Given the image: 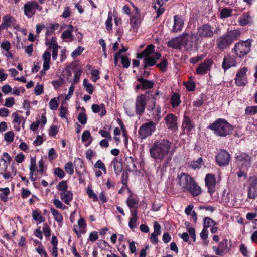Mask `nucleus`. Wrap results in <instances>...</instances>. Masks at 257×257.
<instances>
[{"label": "nucleus", "instance_id": "1", "mask_svg": "<svg viewBox=\"0 0 257 257\" xmlns=\"http://www.w3.org/2000/svg\"><path fill=\"white\" fill-rule=\"evenodd\" d=\"M176 146L168 139H159L150 147L151 157L156 160L163 161L168 156L172 157L175 152Z\"/></svg>", "mask_w": 257, "mask_h": 257}, {"label": "nucleus", "instance_id": "2", "mask_svg": "<svg viewBox=\"0 0 257 257\" xmlns=\"http://www.w3.org/2000/svg\"><path fill=\"white\" fill-rule=\"evenodd\" d=\"M179 183L184 190L188 191L193 196L201 193V189L188 174L182 173L179 177Z\"/></svg>", "mask_w": 257, "mask_h": 257}, {"label": "nucleus", "instance_id": "3", "mask_svg": "<svg viewBox=\"0 0 257 257\" xmlns=\"http://www.w3.org/2000/svg\"><path fill=\"white\" fill-rule=\"evenodd\" d=\"M155 46L153 44H150L142 53L138 54L137 57L138 58H144V69H146L148 66H152L154 65L157 60L161 57V54L159 53L155 52Z\"/></svg>", "mask_w": 257, "mask_h": 257}, {"label": "nucleus", "instance_id": "4", "mask_svg": "<svg viewBox=\"0 0 257 257\" xmlns=\"http://www.w3.org/2000/svg\"><path fill=\"white\" fill-rule=\"evenodd\" d=\"M195 34L190 35L188 33H184L182 36L175 38L168 42V45L173 48H180L182 46H191L193 44L192 40H197Z\"/></svg>", "mask_w": 257, "mask_h": 257}, {"label": "nucleus", "instance_id": "5", "mask_svg": "<svg viewBox=\"0 0 257 257\" xmlns=\"http://www.w3.org/2000/svg\"><path fill=\"white\" fill-rule=\"evenodd\" d=\"M209 127L219 136L224 137L229 135L232 131V126L224 119H219Z\"/></svg>", "mask_w": 257, "mask_h": 257}, {"label": "nucleus", "instance_id": "6", "mask_svg": "<svg viewBox=\"0 0 257 257\" xmlns=\"http://www.w3.org/2000/svg\"><path fill=\"white\" fill-rule=\"evenodd\" d=\"M24 14L28 19L32 18L36 14V11H42V7L39 4L37 1H29L27 2L23 7Z\"/></svg>", "mask_w": 257, "mask_h": 257}, {"label": "nucleus", "instance_id": "7", "mask_svg": "<svg viewBox=\"0 0 257 257\" xmlns=\"http://www.w3.org/2000/svg\"><path fill=\"white\" fill-rule=\"evenodd\" d=\"M252 40L247 39L240 41L234 46V51L239 57H242L248 53L250 51Z\"/></svg>", "mask_w": 257, "mask_h": 257}, {"label": "nucleus", "instance_id": "8", "mask_svg": "<svg viewBox=\"0 0 257 257\" xmlns=\"http://www.w3.org/2000/svg\"><path fill=\"white\" fill-rule=\"evenodd\" d=\"M212 249L215 255L223 256L230 251L231 245L228 244L227 239H224L220 242L217 245L213 246Z\"/></svg>", "mask_w": 257, "mask_h": 257}, {"label": "nucleus", "instance_id": "9", "mask_svg": "<svg viewBox=\"0 0 257 257\" xmlns=\"http://www.w3.org/2000/svg\"><path fill=\"white\" fill-rule=\"evenodd\" d=\"M156 129L155 123L151 121L143 124L138 131L139 136L141 139H144L152 135Z\"/></svg>", "mask_w": 257, "mask_h": 257}, {"label": "nucleus", "instance_id": "10", "mask_svg": "<svg viewBox=\"0 0 257 257\" xmlns=\"http://www.w3.org/2000/svg\"><path fill=\"white\" fill-rule=\"evenodd\" d=\"M248 69L243 67L237 71L234 78L235 83L238 86H245L247 83V72Z\"/></svg>", "mask_w": 257, "mask_h": 257}, {"label": "nucleus", "instance_id": "11", "mask_svg": "<svg viewBox=\"0 0 257 257\" xmlns=\"http://www.w3.org/2000/svg\"><path fill=\"white\" fill-rule=\"evenodd\" d=\"M235 158L238 166L242 169L247 170L250 165V157L246 153L239 152L236 154Z\"/></svg>", "mask_w": 257, "mask_h": 257}, {"label": "nucleus", "instance_id": "12", "mask_svg": "<svg viewBox=\"0 0 257 257\" xmlns=\"http://www.w3.org/2000/svg\"><path fill=\"white\" fill-rule=\"evenodd\" d=\"M230 158V154L227 151L221 150L215 156V161L219 166H224L228 164Z\"/></svg>", "mask_w": 257, "mask_h": 257}, {"label": "nucleus", "instance_id": "13", "mask_svg": "<svg viewBox=\"0 0 257 257\" xmlns=\"http://www.w3.org/2000/svg\"><path fill=\"white\" fill-rule=\"evenodd\" d=\"M146 103V96L145 94H141L137 97L135 102L136 114L141 115L144 112Z\"/></svg>", "mask_w": 257, "mask_h": 257}, {"label": "nucleus", "instance_id": "14", "mask_svg": "<svg viewBox=\"0 0 257 257\" xmlns=\"http://www.w3.org/2000/svg\"><path fill=\"white\" fill-rule=\"evenodd\" d=\"M197 33L200 37L204 38H211L214 34L212 27L208 24H204L199 27Z\"/></svg>", "mask_w": 257, "mask_h": 257}, {"label": "nucleus", "instance_id": "15", "mask_svg": "<svg viewBox=\"0 0 257 257\" xmlns=\"http://www.w3.org/2000/svg\"><path fill=\"white\" fill-rule=\"evenodd\" d=\"M249 181L248 197L250 199H255L257 197V177H250Z\"/></svg>", "mask_w": 257, "mask_h": 257}, {"label": "nucleus", "instance_id": "16", "mask_svg": "<svg viewBox=\"0 0 257 257\" xmlns=\"http://www.w3.org/2000/svg\"><path fill=\"white\" fill-rule=\"evenodd\" d=\"M205 184L208 187V192L212 195L215 192L216 180L215 177L212 174H207L205 177Z\"/></svg>", "mask_w": 257, "mask_h": 257}, {"label": "nucleus", "instance_id": "17", "mask_svg": "<svg viewBox=\"0 0 257 257\" xmlns=\"http://www.w3.org/2000/svg\"><path fill=\"white\" fill-rule=\"evenodd\" d=\"M237 65L236 59L231 55L225 56L222 62V66L224 71L227 70L231 67H235Z\"/></svg>", "mask_w": 257, "mask_h": 257}, {"label": "nucleus", "instance_id": "18", "mask_svg": "<svg viewBox=\"0 0 257 257\" xmlns=\"http://www.w3.org/2000/svg\"><path fill=\"white\" fill-rule=\"evenodd\" d=\"M212 64V61L210 59H206L201 63L197 68L196 72L197 74L201 75L206 73L210 70Z\"/></svg>", "mask_w": 257, "mask_h": 257}, {"label": "nucleus", "instance_id": "19", "mask_svg": "<svg viewBox=\"0 0 257 257\" xmlns=\"http://www.w3.org/2000/svg\"><path fill=\"white\" fill-rule=\"evenodd\" d=\"M232 43L231 39L226 34L220 36L217 39V46L220 49H225Z\"/></svg>", "mask_w": 257, "mask_h": 257}, {"label": "nucleus", "instance_id": "20", "mask_svg": "<svg viewBox=\"0 0 257 257\" xmlns=\"http://www.w3.org/2000/svg\"><path fill=\"white\" fill-rule=\"evenodd\" d=\"M154 232L151 234L150 241L153 244H156L158 242V236L161 234V226L156 221L154 222Z\"/></svg>", "mask_w": 257, "mask_h": 257}, {"label": "nucleus", "instance_id": "21", "mask_svg": "<svg viewBox=\"0 0 257 257\" xmlns=\"http://www.w3.org/2000/svg\"><path fill=\"white\" fill-rule=\"evenodd\" d=\"M16 21L14 17L7 15L3 17V22L0 26L3 29H7L8 27H12L16 24Z\"/></svg>", "mask_w": 257, "mask_h": 257}, {"label": "nucleus", "instance_id": "22", "mask_svg": "<svg viewBox=\"0 0 257 257\" xmlns=\"http://www.w3.org/2000/svg\"><path fill=\"white\" fill-rule=\"evenodd\" d=\"M138 218V217L137 210H134L131 211V216L128 221V226L131 230H134L139 225Z\"/></svg>", "mask_w": 257, "mask_h": 257}, {"label": "nucleus", "instance_id": "23", "mask_svg": "<svg viewBox=\"0 0 257 257\" xmlns=\"http://www.w3.org/2000/svg\"><path fill=\"white\" fill-rule=\"evenodd\" d=\"M165 121L168 127L172 130H176L177 128V117L173 114L167 115L165 118Z\"/></svg>", "mask_w": 257, "mask_h": 257}, {"label": "nucleus", "instance_id": "24", "mask_svg": "<svg viewBox=\"0 0 257 257\" xmlns=\"http://www.w3.org/2000/svg\"><path fill=\"white\" fill-rule=\"evenodd\" d=\"M184 25V20L183 18L179 15H175L174 17V25L172 29L173 32L180 31Z\"/></svg>", "mask_w": 257, "mask_h": 257}, {"label": "nucleus", "instance_id": "25", "mask_svg": "<svg viewBox=\"0 0 257 257\" xmlns=\"http://www.w3.org/2000/svg\"><path fill=\"white\" fill-rule=\"evenodd\" d=\"M172 160L171 156H168L164 160V162L161 164L158 167L157 171V174L158 176L162 178L164 175V173L166 171V167L167 165L170 163Z\"/></svg>", "mask_w": 257, "mask_h": 257}, {"label": "nucleus", "instance_id": "26", "mask_svg": "<svg viewBox=\"0 0 257 257\" xmlns=\"http://www.w3.org/2000/svg\"><path fill=\"white\" fill-rule=\"evenodd\" d=\"M195 124L188 116L184 115L183 122L182 127L184 131L189 132L194 128Z\"/></svg>", "mask_w": 257, "mask_h": 257}, {"label": "nucleus", "instance_id": "27", "mask_svg": "<svg viewBox=\"0 0 257 257\" xmlns=\"http://www.w3.org/2000/svg\"><path fill=\"white\" fill-rule=\"evenodd\" d=\"M92 111L95 113H99L101 116H104L106 113L105 105L101 103L100 105L93 104L91 106Z\"/></svg>", "mask_w": 257, "mask_h": 257}, {"label": "nucleus", "instance_id": "28", "mask_svg": "<svg viewBox=\"0 0 257 257\" xmlns=\"http://www.w3.org/2000/svg\"><path fill=\"white\" fill-rule=\"evenodd\" d=\"M60 198L65 204L69 205L73 199V194L68 190L62 192L60 194Z\"/></svg>", "mask_w": 257, "mask_h": 257}, {"label": "nucleus", "instance_id": "29", "mask_svg": "<svg viewBox=\"0 0 257 257\" xmlns=\"http://www.w3.org/2000/svg\"><path fill=\"white\" fill-rule=\"evenodd\" d=\"M42 58L43 60V69L45 71H47L50 68V53L46 51L42 55Z\"/></svg>", "mask_w": 257, "mask_h": 257}, {"label": "nucleus", "instance_id": "30", "mask_svg": "<svg viewBox=\"0 0 257 257\" xmlns=\"http://www.w3.org/2000/svg\"><path fill=\"white\" fill-rule=\"evenodd\" d=\"M164 2V0H156L153 5V8L157 13V17L162 14L165 10V8L162 7Z\"/></svg>", "mask_w": 257, "mask_h": 257}, {"label": "nucleus", "instance_id": "31", "mask_svg": "<svg viewBox=\"0 0 257 257\" xmlns=\"http://www.w3.org/2000/svg\"><path fill=\"white\" fill-rule=\"evenodd\" d=\"M142 86V89H150L153 87L154 83L153 81L145 79L143 78L138 79Z\"/></svg>", "mask_w": 257, "mask_h": 257}, {"label": "nucleus", "instance_id": "32", "mask_svg": "<svg viewBox=\"0 0 257 257\" xmlns=\"http://www.w3.org/2000/svg\"><path fill=\"white\" fill-rule=\"evenodd\" d=\"M130 21L132 27L134 29H137L141 24V19L140 16L137 13L136 15L131 17Z\"/></svg>", "mask_w": 257, "mask_h": 257}, {"label": "nucleus", "instance_id": "33", "mask_svg": "<svg viewBox=\"0 0 257 257\" xmlns=\"http://www.w3.org/2000/svg\"><path fill=\"white\" fill-rule=\"evenodd\" d=\"M112 164L113 165V168L115 174L117 175H119L122 170V163L119 161L117 159L115 158L112 160Z\"/></svg>", "mask_w": 257, "mask_h": 257}, {"label": "nucleus", "instance_id": "34", "mask_svg": "<svg viewBox=\"0 0 257 257\" xmlns=\"http://www.w3.org/2000/svg\"><path fill=\"white\" fill-rule=\"evenodd\" d=\"M251 21V16L248 13L243 14L238 19V22L241 26H245Z\"/></svg>", "mask_w": 257, "mask_h": 257}, {"label": "nucleus", "instance_id": "35", "mask_svg": "<svg viewBox=\"0 0 257 257\" xmlns=\"http://www.w3.org/2000/svg\"><path fill=\"white\" fill-rule=\"evenodd\" d=\"M50 212L54 217V219L59 223H62L63 217L62 214L54 208L50 209Z\"/></svg>", "mask_w": 257, "mask_h": 257}, {"label": "nucleus", "instance_id": "36", "mask_svg": "<svg viewBox=\"0 0 257 257\" xmlns=\"http://www.w3.org/2000/svg\"><path fill=\"white\" fill-rule=\"evenodd\" d=\"M73 30V26L72 25H68L67 29L65 30L62 34L61 38L63 39L72 38L73 37L72 33Z\"/></svg>", "mask_w": 257, "mask_h": 257}, {"label": "nucleus", "instance_id": "37", "mask_svg": "<svg viewBox=\"0 0 257 257\" xmlns=\"http://www.w3.org/2000/svg\"><path fill=\"white\" fill-rule=\"evenodd\" d=\"M59 26V24L55 23L54 24H51L49 26L46 27V32L45 34L46 37H47L48 36L52 35L55 30L58 29Z\"/></svg>", "mask_w": 257, "mask_h": 257}, {"label": "nucleus", "instance_id": "38", "mask_svg": "<svg viewBox=\"0 0 257 257\" xmlns=\"http://www.w3.org/2000/svg\"><path fill=\"white\" fill-rule=\"evenodd\" d=\"M32 217L34 220L39 223L44 222L45 218L38 210H34L32 212Z\"/></svg>", "mask_w": 257, "mask_h": 257}, {"label": "nucleus", "instance_id": "39", "mask_svg": "<svg viewBox=\"0 0 257 257\" xmlns=\"http://www.w3.org/2000/svg\"><path fill=\"white\" fill-rule=\"evenodd\" d=\"M225 34L230 39H231V41L232 42L233 40L236 39L238 38V37L240 35V33L239 30H233L228 32Z\"/></svg>", "mask_w": 257, "mask_h": 257}, {"label": "nucleus", "instance_id": "40", "mask_svg": "<svg viewBox=\"0 0 257 257\" xmlns=\"http://www.w3.org/2000/svg\"><path fill=\"white\" fill-rule=\"evenodd\" d=\"M83 86L85 88L86 91L89 94H92L94 91V87L92 84L88 82L87 79L85 78L84 79L83 82Z\"/></svg>", "mask_w": 257, "mask_h": 257}, {"label": "nucleus", "instance_id": "41", "mask_svg": "<svg viewBox=\"0 0 257 257\" xmlns=\"http://www.w3.org/2000/svg\"><path fill=\"white\" fill-rule=\"evenodd\" d=\"M112 12L109 11L108 13L107 19L105 22L106 28L108 31H111L112 30Z\"/></svg>", "mask_w": 257, "mask_h": 257}, {"label": "nucleus", "instance_id": "42", "mask_svg": "<svg viewBox=\"0 0 257 257\" xmlns=\"http://www.w3.org/2000/svg\"><path fill=\"white\" fill-rule=\"evenodd\" d=\"M126 203L130 208H137L138 205V200L136 198L130 196L127 199Z\"/></svg>", "mask_w": 257, "mask_h": 257}, {"label": "nucleus", "instance_id": "43", "mask_svg": "<svg viewBox=\"0 0 257 257\" xmlns=\"http://www.w3.org/2000/svg\"><path fill=\"white\" fill-rule=\"evenodd\" d=\"M152 111L154 119L155 121H159L161 117L160 107L159 106L154 107L152 109Z\"/></svg>", "mask_w": 257, "mask_h": 257}, {"label": "nucleus", "instance_id": "44", "mask_svg": "<svg viewBox=\"0 0 257 257\" xmlns=\"http://www.w3.org/2000/svg\"><path fill=\"white\" fill-rule=\"evenodd\" d=\"M203 164V159L202 158H199L197 160L192 161L189 163L190 166L194 169L201 168Z\"/></svg>", "mask_w": 257, "mask_h": 257}, {"label": "nucleus", "instance_id": "45", "mask_svg": "<svg viewBox=\"0 0 257 257\" xmlns=\"http://www.w3.org/2000/svg\"><path fill=\"white\" fill-rule=\"evenodd\" d=\"M49 105L50 109L57 110L59 106V99L56 97L52 99L49 103Z\"/></svg>", "mask_w": 257, "mask_h": 257}, {"label": "nucleus", "instance_id": "46", "mask_svg": "<svg viewBox=\"0 0 257 257\" xmlns=\"http://www.w3.org/2000/svg\"><path fill=\"white\" fill-rule=\"evenodd\" d=\"M232 10L229 8H223L220 11V18L223 19L231 16Z\"/></svg>", "mask_w": 257, "mask_h": 257}, {"label": "nucleus", "instance_id": "47", "mask_svg": "<svg viewBox=\"0 0 257 257\" xmlns=\"http://www.w3.org/2000/svg\"><path fill=\"white\" fill-rule=\"evenodd\" d=\"M64 169L66 172L70 175H72L74 173V165L72 162H67L64 166Z\"/></svg>", "mask_w": 257, "mask_h": 257}, {"label": "nucleus", "instance_id": "48", "mask_svg": "<svg viewBox=\"0 0 257 257\" xmlns=\"http://www.w3.org/2000/svg\"><path fill=\"white\" fill-rule=\"evenodd\" d=\"M180 102V96L176 94H173L171 99V103L172 106L175 107L178 106Z\"/></svg>", "mask_w": 257, "mask_h": 257}, {"label": "nucleus", "instance_id": "49", "mask_svg": "<svg viewBox=\"0 0 257 257\" xmlns=\"http://www.w3.org/2000/svg\"><path fill=\"white\" fill-rule=\"evenodd\" d=\"M78 119L79 122L84 125L87 122V116L85 113L84 109H83L82 111L80 112L78 116Z\"/></svg>", "mask_w": 257, "mask_h": 257}, {"label": "nucleus", "instance_id": "50", "mask_svg": "<svg viewBox=\"0 0 257 257\" xmlns=\"http://www.w3.org/2000/svg\"><path fill=\"white\" fill-rule=\"evenodd\" d=\"M216 225V223L212 220L210 218L206 217L204 219L203 226L204 228L207 229L212 226H215Z\"/></svg>", "mask_w": 257, "mask_h": 257}, {"label": "nucleus", "instance_id": "51", "mask_svg": "<svg viewBox=\"0 0 257 257\" xmlns=\"http://www.w3.org/2000/svg\"><path fill=\"white\" fill-rule=\"evenodd\" d=\"M90 139L89 142V145L91 143V141H92L93 139L91 137V134L88 130H85L84 131V132L82 134V142H86L87 141Z\"/></svg>", "mask_w": 257, "mask_h": 257}, {"label": "nucleus", "instance_id": "52", "mask_svg": "<svg viewBox=\"0 0 257 257\" xmlns=\"http://www.w3.org/2000/svg\"><path fill=\"white\" fill-rule=\"evenodd\" d=\"M46 42L45 44L47 45H49L51 48H55V47H59V46L57 45L56 42V37H52L50 41H48L47 37H46Z\"/></svg>", "mask_w": 257, "mask_h": 257}, {"label": "nucleus", "instance_id": "53", "mask_svg": "<svg viewBox=\"0 0 257 257\" xmlns=\"http://www.w3.org/2000/svg\"><path fill=\"white\" fill-rule=\"evenodd\" d=\"M245 113L247 115H253L257 113V106L247 107L245 109Z\"/></svg>", "mask_w": 257, "mask_h": 257}, {"label": "nucleus", "instance_id": "54", "mask_svg": "<svg viewBox=\"0 0 257 257\" xmlns=\"http://www.w3.org/2000/svg\"><path fill=\"white\" fill-rule=\"evenodd\" d=\"M53 202L57 208L63 210L67 209L68 208L64 205L58 199H54Z\"/></svg>", "mask_w": 257, "mask_h": 257}, {"label": "nucleus", "instance_id": "55", "mask_svg": "<svg viewBox=\"0 0 257 257\" xmlns=\"http://www.w3.org/2000/svg\"><path fill=\"white\" fill-rule=\"evenodd\" d=\"M57 188L59 191H61L62 192L67 191L68 186L66 182L65 181H62L59 182Z\"/></svg>", "mask_w": 257, "mask_h": 257}, {"label": "nucleus", "instance_id": "56", "mask_svg": "<svg viewBox=\"0 0 257 257\" xmlns=\"http://www.w3.org/2000/svg\"><path fill=\"white\" fill-rule=\"evenodd\" d=\"M5 140L7 142H12L14 138V134L12 131H9L5 133Z\"/></svg>", "mask_w": 257, "mask_h": 257}, {"label": "nucleus", "instance_id": "57", "mask_svg": "<svg viewBox=\"0 0 257 257\" xmlns=\"http://www.w3.org/2000/svg\"><path fill=\"white\" fill-rule=\"evenodd\" d=\"M54 173L55 175L58 177L60 179H62L65 176L64 172L60 168H55L54 170Z\"/></svg>", "mask_w": 257, "mask_h": 257}, {"label": "nucleus", "instance_id": "58", "mask_svg": "<svg viewBox=\"0 0 257 257\" xmlns=\"http://www.w3.org/2000/svg\"><path fill=\"white\" fill-rule=\"evenodd\" d=\"M121 64L124 68H127L130 65V60L128 58L125 56L121 57Z\"/></svg>", "mask_w": 257, "mask_h": 257}, {"label": "nucleus", "instance_id": "59", "mask_svg": "<svg viewBox=\"0 0 257 257\" xmlns=\"http://www.w3.org/2000/svg\"><path fill=\"white\" fill-rule=\"evenodd\" d=\"M0 191H2V194H1V198L3 200H6L7 198V195L10 193V190L9 188L6 187L4 188H1Z\"/></svg>", "mask_w": 257, "mask_h": 257}, {"label": "nucleus", "instance_id": "60", "mask_svg": "<svg viewBox=\"0 0 257 257\" xmlns=\"http://www.w3.org/2000/svg\"><path fill=\"white\" fill-rule=\"evenodd\" d=\"M99 134H100L102 137L105 138L108 140H111L112 139L110 132L107 131L100 130L99 131Z\"/></svg>", "mask_w": 257, "mask_h": 257}, {"label": "nucleus", "instance_id": "61", "mask_svg": "<svg viewBox=\"0 0 257 257\" xmlns=\"http://www.w3.org/2000/svg\"><path fill=\"white\" fill-rule=\"evenodd\" d=\"M87 193L90 198L93 199V201H97L98 200L97 196L91 189L88 188L87 190Z\"/></svg>", "mask_w": 257, "mask_h": 257}, {"label": "nucleus", "instance_id": "62", "mask_svg": "<svg viewBox=\"0 0 257 257\" xmlns=\"http://www.w3.org/2000/svg\"><path fill=\"white\" fill-rule=\"evenodd\" d=\"M34 92L36 95H39L42 94L43 92V85L37 84L35 86Z\"/></svg>", "mask_w": 257, "mask_h": 257}, {"label": "nucleus", "instance_id": "63", "mask_svg": "<svg viewBox=\"0 0 257 257\" xmlns=\"http://www.w3.org/2000/svg\"><path fill=\"white\" fill-rule=\"evenodd\" d=\"M1 47L3 49V51L10 50L11 49V44L9 41H5L1 44Z\"/></svg>", "mask_w": 257, "mask_h": 257}, {"label": "nucleus", "instance_id": "64", "mask_svg": "<svg viewBox=\"0 0 257 257\" xmlns=\"http://www.w3.org/2000/svg\"><path fill=\"white\" fill-rule=\"evenodd\" d=\"M36 251L41 255V257H47V253L43 246L38 247Z\"/></svg>", "mask_w": 257, "mask_h": 257}]
</instances>
